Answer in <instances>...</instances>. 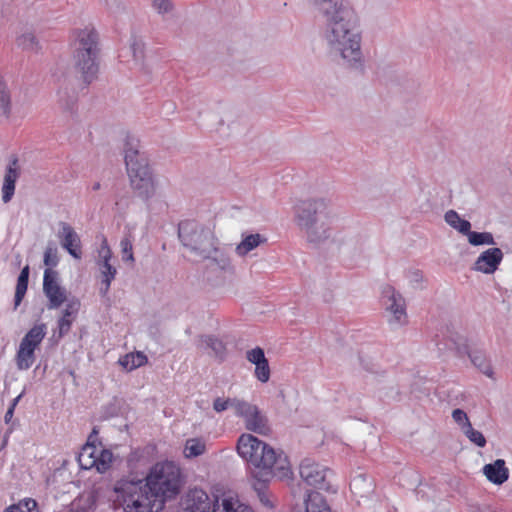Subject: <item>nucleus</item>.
<instances>
[{
	"mask_svg": "<svg viewBox=\"0 0 512 512\" xmlns=\"http://www.w3.org/2000/svg\"><path fill=\"white\" fill-rule=\"evenodd\" d=\"M184 485L181 468L173 461L154 464L142 480L121 479L114 487L125 512H160Z\"/></svg>",
	"mask_w": 512,
	"mask_h": 512,
	"instance_id": "nucleus-1",
	"label": "nucleus"
},
{
	"mask_svg": "<svg viewBox=\"0 0 512 512\" xmlns=\"http://www.w3.org/2000/svg\"><path fill=\"white\" fill-rule=\"evenodd\" d=\"M320 20L323 24V39L329 54L341 60L345 67L363 71L362 33L354 9L349 5Z\"/></svg>",
	"mask_w": 512,
	"mask_h": 512,
	"instance_id": "nucleus-2",
	"label": "nucleus"
},
{
	"mask_svg": "<svg viewBox=\"0 0 512 512\" xmlns=\"http://www.w3.org/2000/svg\"><path fill=\"white\" fill-rule=\"evenodd\" d=\"M237 451L250 466L259 469L263 481L270 476L288 477L291 473L288 457L283 451L275 450L251 434H242L239 437Z\"/></svg>",
	"mask_w": 512,
	"mask_h": 512,
	"instance_id": "nucleus-3",
	"label": "nucleus"
},
{
	"mask_svg": "<svg viewBox=\"0 0 512 512\" xmlns=\"http://www.w3.org/2000/svg\"><path fill=\"white\" fill-rule=\"evenodd\" d=\"M70 47L75 71L86 88L97 79L99 73V34L93 26L75 29L71 34Z\"/></svg>",
	"mask_w": 512,
	"mask_h": 512,
	"instance_id": "nucleus-4",
	"label": "nucleus"
},
{
	"mask_svg": "<svg viewBox=\"0 0 512 512\" xmlns=\"http://www.w3.org/2000/svg\"><path fill=\"white\" fill-rule=\"evenodd\" d=\"M295 222L311 243H320L330 236L331 209L325 198H309L294 207Z\"/></svg>",
	"mask_w": 512,
	"mask_h": 512,
	"instance_id": "nucleus-5",
	"label": "nucleus"
},
{
	"mask_svg": "<svg viewBox=\"0 0 512 512\" xmlns=\"http://www.w3.org/2000/svg\"><path fill=\"white\" fill-rule=\"evenodd\" d=\"M124 161L133 191L142 200L149 201L156 193V180L148 158L139 150V140L130 135L124 143Z\"/></svg>",
	"mask_w": 512,
	"mask_h": 512,
	"instance_id": "nucleus-6",
	"label": "nucleus"
},
{
	"mask_svg": "<svg viewBox=\"0 0 512 512\" xmlns=\"http://www.w3.org/2000/svg\"><path fill=\"white\" fill-rule=\"evenodd\" d=\"M178 237L182 245L200 259H209L216 251V237L211 229L192 220L178 225Z\"/></svg>",
	"mask_w": 512,
	"mask_h": 512,
	"instance_id": "nucleus-7",
	"label": "nucleus"
},
{
	"mask_svg": "<svg viewBox=\"0 0 512 512\" xmlns=\"http://www.w3.org/2000/svg\"><path fill=\"white\" fill-rule=\"evenodd\" d=\"M254 512L253 509L239 500L233 498H224L221 506L218 500L213 504L208 494L202 489H191L181 502L178 512Z\"/></svg>",
	"mask_w": 512,
	"mask_h": 512,
	"instance_id": "nucleus-8",
	"label": "nucleus"
},
{
	"mask_svg": "<svg viewBox=\"0 0 512 512\" xmlns=\"http://www.w3.org/2000/svg\"><path fill=\"white\" fill-rule=\"evenodd\" d=\"M382 302L385 310L391 314L388 322L392 326H402L407 323L406 301L402 294L390 285L382 288Z\"/></svg>",
	"mask_w": 512,
	"mask_h": 512,
	"instance_id": "nucleus-9",
	"label": "nucleus"
},
{
	"mask_svg": "<svg viewBox=\"0 0 512 512\" xmlns=\"http://www.w3.org/2000/svg\"><path fill=\"white\" fill-rule=\"evenodd\" d=\"M239 417H242L247 430L260 435H268L271 431L267 416L251 403L244 401L239 404Z\"/></svg>",
	"mask_w": 512,
	"mask_h": 512,
	"instance_id": "nucleus-10",
	"label": "nucleus"
},
{
	"mask_svg": "<svg viewBox=\"0 0 512 512\" xmlns=\"http://www.w3.org/2000/svg\"><path fill=\"white\" fill-rule=\"evenodd\" d=\"M328 472L327 468L310 459H304L299 467L300 476L306 484L325 491L330 490Z\"/></svg>",
	"mask_w": 512,
	"mask_h": 512,
	"instance_id": "nucleus-11",
	"label": "nucleus"
},
{
	"mask_svg": "<svg viewBox=\"0 0 512 512\" xmlns=\"http://www.w3.org/2000/svg\"><path fill=\"white\" fill-rule=\"evenodd\" d=\"M43 292L49 300L48 309L59 308L65 301L66 290L58 283V272L46 269L43 276Z\"/></svg>",
	"mask_w": 512,
	"mask_h": 512,
	"instance_id": "nucleus-12",
	"label": "nucleus"
},
{
	"mask_svg": "<svg viewBox=\"0 0 512 512\" xmlns=\"http://www.w3.org/2000/svg\"><path fill=\"white\" fill-rule=\"evenodd\" d=\"M98 253L99 259L97 261V264L99 266V270L102 277L99 292L101 296H105L110 289L111 282L114 280L117 274L116 268L110 264V260L112 258V251L108 246L106 239L103 240Z\"/></svg>",
	"mask_w": 512,
	"mask_h": 512,
	"instance_id": "nucleus-13",
	"label": "nucleus"
},
{
	"mask_svg": "<svg viewBox=\"0 0 512 512\" xmlns=\"http://www.w3.org/2000/svg\"><path fill=\"white\" fill-rule=\"evenodd\" d=\"M59 231L57 237L60 240L61 246L72 256L74 259L82 258L81 239L74 228L67 222H59Z\"/></svg>",
	"mask_w": 512,
	"mask_h": 512,
	"instance_id": "nucleus-14",
	"label": "nucleus"
},
{
	"mask_svg": "<svg viewBox=\"0 0 512 512\" xmlns=\"http://www.w3.org/2000/svg\"><path fill=\"white\" fill-rule=\"evenodd\" d=\"M503 252L494 247L483 251L476 259L473 269L484 274H493L503 260Z\"/></svg>",
	"mask_w": 512,
	"mask_h": 512,
	"instance_id": "nucleus-15",
	"label": "nucleus"
},
{
	"mask_svg": "<svg viewBox=\"0 0 512 512\" xmlns=\"http://www.w3.org/2000/svg\"><path fill=\"white\" fill-rule=\"evenodd\" d=\"M95 451L96 447L94 444L90 443H87L82 448L78 459L81 467L88 469L89 467L96 465L99 471L101 469L105 470L108 467V463L111 461L112 454L108 451H101L100 457H96L94 455Z\"/></svg>",
	"mask_w": 512,
	"mask_h": 512,
	"instance_id": "nucleus-16",
	"label": "nucleus"
},
{
	"mask_svg": "<svg viewBox=\"0 0 512 512\" xmlns=\"http://www.w3.org/2000/svg\"><path fill=\"white\" fill-rule=\"evenodd\" d=\"M246 359L255 365L254 375L261 383H266L270 379L271 370L269 361L265 356L263 348L257 346L246 352Z\"/></svg>",
	"mask_w": 512,
	"mask_h": 512,
	"instance_id": "nucleus-17",
	"label": "nucleus"
},
{
	"mask_svg": "<svg viewBox=\"0 0 512 512\" xmlns=\"http://www.w3.org/2000/svg\"><path fill=\"white\" fill-rule=\"evenodd\" d=\"M80 301L79 299L73 297L69 299L66 303L65 309L62 312V317L59 318L57 322L58 326V339H61L71 329L72 323L76 319L78 312L80 310Z\"/></svg>",
	"mask_w": 512,
	"mask_h": 512,
	"instance_id": "nucleus-18",
	"label": "nucleus"
},
{
	"mask_svg": "<svg viewBox=\"0 0 512 512\" xmlns=\"http://www.w3.org/2000/svg\"><path fill=\"white\" fill-rule=\"evenodd\" d=\"M17 166L18 159L13 157L6 168L2 185V200L4 203L10 202L14 196L15 184L20 175Z\"/></svg>",
	"mask_w": 512,
	"mask_h": 512,
	"instance_id": "nucleus-19",
	"label": "nucleus"
},
{
	"mask_svg": "<svg viewBox=\"0 0 512 512\" xmlns=\"http://www.w3.org/2000/svg\"><path fill=\"white\" fill-rule=\"evenodd\" d=\"M482 471L487 480L495 485H502L509 479V469L504 459H496L484 465Z\"/></svg>",
	"mask_w": 512,
	"mask_h": 512,
	"instance_id": "nucleus-20",
	"label": "nucleus"
},
{
	"mask_svg": "<svg viewBox=\"0 0 512 512\" xmlns=\"http://www.w3.org/2000/svg\"><path fill=\"white\" fill-rule=\"evenodd\" d=\"M267 243V238L259 233H242V240L236 246L235 252L238 256L244 257L262 244Z\"/></svg>",
	"mask_w": 512,
	"mask_h": 512,
	"instance_id": "nucleus-21",
	"label": "nucleus"
},
{
	"mask_svg": "<svg viewBox=\"0 0 512 512\" xmlns=\"http://www.w3.org/2000/svg\"><path fill=\"white\" fill-rule=\"evenodd\" d=\"M78 95L74 89H70L66 79L61 83L58 90V103L60 107L71 114L77 107Z\"/></svg>",
	"mask_w": 512,
	"mask_h": 512,
	"instance_id": "nucleus-22",
	"label": "nucleus"
},
{
	"mask_svg": "<svg viewBox=\"0 0 512 512\" xmlns=\"http://www.w3.org/2000/svg\"><path fill=\"white\" fill-rule=\"evenodd\" d=\"M36 348L24 342H20L19 348L16 353V365L19 370H28L35 362Z\"/></svg>",
	"mask_w": 512,
	"mask_h": 512,
	"instance_id": "nucleus-23",
	"label": "nucleus"
},
{
	"mask_svg": "<svg viewBox=\"0 0 512 512\" xmlns=\"http://www.w3.org/2000/svg\"><path fill=\"white\" fill-rule=\"evenodd\" d=\"M320 18L349 6L345 0H310Z\"/></svg>",
	"mask_w": 512,
	"mask_h": 512,
	"instance_id": "nucleus-24",
	"label": "nucleus"
},
{
	"mask_svg": "<svg viewBox=\"0 0 512 512\" xmlns=\"http://www.w3.org/2000/svg\"><path fill=\"white\" fill-rule=\"evenodd\" d=\"M471 363L484 375L489 378H494V371L492 365L487 358L484 350H474L469 354Z\"/></svg>",
	"mask_w": 512,
	"mask_h": 512,
	"instance_id": "nucleus-25",
	"label": "nucleus"
},
{
	"mask_svg": "<svg viewBox=\"0 0 512 512\" xmlns=\"http://www.w3.org/2000/svg\"><path fill=\"white\" fill-rule=\"evenodd\" d=\"M444 220L450 227L462 235L467 236L471 231V223L468 220L461 218L455 210H448L444 214Z\"/></svg>",
	"mask_w": 512,
	"mask_h": 512,
	"instance_id": "nucleus-26",
	"label": "nucleus"
},
{
	"mask_svg": "<svg viewBox=\"0 0 512 512\" xmlns=\"http://www.w3.org/2000/svg\"><path fill=\"white\" fill-rule=\"evenodd\" d=\"M306 512H331L324 497L319 492H309L305 500Z\"/></svg>",
	"mask_w": 512,
	"mask_h": 512,
	"instance_id": "nucleus-27",
	"label": "nucleus"
},
{
	"mask_svg": "<svg viewBox=\"0 0 512 512\" xmlns=\"http://www.w3.org/2000/svg\"><path fill=\"white\" fill-rule=\"evenodd\" d=\"M30 267L26 265L22 268L17 278L16 290L14 295L15 308L22 302L28 288Z\"/></svg>",
	"mask_w": 512,
	"mask_h": 512,
	"instance_id": "nucleus-28",
	"label": "nucleus"
},
{
	"mask_svg": "<svg viewBox=\"0 0 512 512\" xmlns=\"http://www.w3.org/2000/svg\"><path fill=\"white\" fill-rule=\"evenodd\" d=\"M201 342L205 348L211 349L213 355L220 361H223L226 357V345L222 340L213 335L201 336Z\"/></svg>",
	"mask_w": 512,
	"mask_h": 512,
	"instance_id": "nucleus-29",
	"label": "nucleus"
},
{
	"mask_svg": "<svg viewBox=\"0 0 512 512\" xmlns=\"http://www.w3.org/2000/svg\"><path fill=\"white\" fill-rule=\"evenodd\" d=\"M46 324L40 323L34 325L22 338L21 342L37 348L46 335Z\"/></svg>",
	"mask_w": 512,
	"mask_h": 512,
	"instance_id": "nucleus-30",
	"label": "nucleus"
},
{
	"mask_svg": "<svg viewBox=\"0 0 512 512\" xmlns=\"http://www.w3.org/2000/svg\"><path fill=\"white\" fill-rule=\"evenodd\" d=\"M146 362L147 357L141 352H137L136 354H126L119 360V364L127 371H132L138 367H141Z\"/></svg>",
	"mask_w": 512,
	"mask_h": 512,
	"instance_id": "nucleus-31",
	"label": "nucleus"
},
{
	"mask_svg": "<svg viewBox=\"0 0 512 512\" xmlns=\"http://www.w3.org/2000/svg\"><path fill=\"white\" fill-rule=\"evenodd\" d=\"M17 45L23 50L38 52L41 49L39 41L33 32L27 31L17 37Z\"/></svg>",
	"mask_w": 512,
	"mask_h": 512,
	"instance_id": "nucleus-32",
	"label": "nucleus"
},
{
	"mask_svg": "<svg viewBox=\"0 0 512 512\" xmlns=\"http://www.w3.org/2000/svg\"><path fill=\"white\" fill-rule=\"evenodd\" d=\"M468 242L472 246L495 245V240L490 232L470 231L467 235Z\"/></svg>",
	"mask_w": 512,
	"mask_h": 512,
	"instance_id": "nucleus-33",
	"label": "nucleus"
},
{
	"mask_svg": "<svg viewBox=\"0 0 512 512\" xmlns=\"http://www.w3.org/2000/svg\"><path fill=\"white\" fill-rule=\"evenodd\" d=\"M244 401L243 400H239V399H231V398H221V397H218L214 400L213 402V409L220 413V412H223L225 410H227L228 408H233L235 410V414L238 416L239 414V404H243Z\"/></svg>",
	"mask_w": 512,
	"mask_h": 512,
	"instance_id": "nucleus-34",
	"label": "nucleus"
},
{
	"mask_svg": "<svg viewBox=\"0 0 512 512\" xmlns=\"http://www.w3.org/2000/svg\"><path fill=\"white\" fill-rule=\"evenodd\" d=\"M205 443L199 439H188L185 444L184 453L187 458H194L205 452Z\"/></svg>",
	"mask_w": 512,
	"mask_h": 512,
	"instance_id": "nucleus-35",
	"label": "nucleus"
},
{
	"mask_svg": "<svg viewBox=\"0 0 512 512\" xmlns=\"http://www.w3.org/2000/svg\"><path fill=\"white\" fill-rule=\"evenodd\" d=\"M11 113V98L7 85L0 78V114L9 118Z\"/></svg>",
	"mask_w": 512,
	"mask_h": 512,
	"instance_id": "nucleus-36",
	"label": "nucleus"
},
{
	"mask_svg": "<svg viewBox=\"0 0 512 512\" xmlns=\"http://www.w3.org/2000/svg\"><path fill=\"white\" fill-rule=\"evenodd\" d=\"M463 434L470 440V442L474 443L476 446L483 448L487 441L484 435L473 428L471 422H467L466 426L463 427Z\"/></svg>",
	"mask_w": 512,
	"mask_h": 512,
	"instance_id": "nucleus-37",
	"label": "nucleus"
},
{
	"mask_svg": "<svg viewBox=\"0 0 512 512\" xmlns=\"http://www.w3.org/2000/svg\"><path fill=\"white\" fill-rule=\"evenodd\" d=\"M43 262L47 269L56 267L59 263L58 250L54 242H49L44 251Z\"/></svg>",
	"mask_w": 512,
	"mask_h": 512,
	"instance_id": "nucleus-38",
	"label": "nucleus"
},
{
	"mask_svg": "<svg viewBox=\"0 0 512 512\" xmlns=\"http://www.w3.org/2000/svg\"><path fill=\"white\" fill-rule=\"evenodd\" d=\"M218 242L216 241V245ZM211 259L221 270H226L230 266V259L227 255L222 253L216 246V251L212 253Z\"/></svg>",
	"mask_w": 512,
	"mask_h": 512,
	"instance_id": "nucleus-39",
	"label": "nucleus"
},
{
	"mask_svg": "<svg viewBox=\"0 0 512 512\" xmlns=\"http://www.w3.org/2000/svg\"><path fill=\"white\" fill-rule=\"evenodd\" d=\"M120 246L122 249V260L123 261H133L134 256L132 252V243L128 238H123L120 242Z\"/></svg>",
	"mask_w": 512,
	"mask_h": 512,
	"instance_id": "nucleus-40",
	"label": "nucleus"
},
{
	"mask_svg": "<svg viewBox=\"0 0 512 512\" xmlns=\"http://www.w3.org/2000/svg\"><path fill=\"white\" fill-rule=\"evenodd\" d=\"M452 418L460 426L461 431L463 430V427L466 426V423L470 422L467 413L460 408L452 411Z\"/></svg>",
	"mask_w": 512,
	"mask_h": 512,
	"instance_id": "nucleus-41",
	"label": "nucleus"
},
{
	"mask_svg": "<svg viewBox=\"0 0 512 512\" xmlns=\"http://www.w3.org/2000/svg\"><path fill=\"white\" fill-rule=\"evenodd\" d=\"M153 7L158 13L164 14L172 10V3L170 0H153Z\"/></svg>",
	"mask_w": 512,
	"mask_h": 512,
	"instance_id": "nucleus-42",
	"label": "nucleus"
},
{
	"mask_svg": "<svg viewBox=\"0 0 512 512\" xmlns=\"http://www.w3.org/2000/svg\"><path fill=\"white\" fill-rule=\"evenodd\" d=\"M130 48L136 60L143 58V43L141 41L133 40Z\"/></svg>",
	"mask_w": 512,
	"mask_h": 512,
	"instance_id": "nucleus-43",
	"label": "nucleus"
},
{
	"mask_svg": "<svg viewBox=\"0 0 512 512\" xmlns=\"http://www.w3.org/2000/svg\"><path fill=\"white\" fill-rule=\"evenodd\" d=\"M408 279L413 284H418L423 281V273L418 269H414L408 272Z\"/></svg>",
	"mask_w": 512,
	"mask_h": 512,
	"instance_id": "nucleus-44",
	"label": "nucleus"
},
{
	"mask_svg": "<svg viewBox=\"0 0 512 512\" xmlns=\"http://www.w3.org/2000/svg\"><path fill=\"white\" fill-rule=\"evenodd\" d=\"M457 353L460 356L467 355L469 357V354H472V351L469 350V347L466 343H455Z\"/></svg>",
	"mask_w": 512,
	"mask_h": 512,
	"instance_id": "nucleus-45",
	"label": "nucleus"
},
{
	"mask_svg": "<svg viewBox=\"0 0 512 512\" xmlns=\"http://www.w3.org/2000/svg\"><path fill=\"white\" fill-rule=\"evenodd\" d=\"M105 3L112 12H116L122 7L121 0H105Z\"/></svg>",
	"mask_w": 512,
	"mask_h": 512,
	"instance_id": "nucleus-46",
	"label": "nucleus"
},
{
	"mask_svg": "<svg viewBox=\"0 0 512 512\" xmlns=\"http://www.w3.org/2000/svg\"><path fill=\"white\" fill-rule=\"evenodd\" d=\"M258 496L263 505H265L266 507H270V508L273 506L271 501L268 499V497L265 493L258 492Z\"/></svg>",
	"mask_w": 512,
	"mask_h": 512,
	"instance_id": "nucleus-47",
	"label": "nucleus"
},
{
	"mask_svg": "<svg viewBox=\"0 0 512 512\" xmlns=\"http://www.w3.org/2000/svg\"><path fill=\"white\" fill-rule=\"evenodd\" d=\"M13 415H14L13 407H9L4 415V421L6 424H8L12 420Z\"/></svg>",
	"mask_w": 512,
	"mask_h": 512,
	"instance_id": "nucleus-48",
	"label": "nucleus"
},
{
	"mask_svg": "<svg viewBox=\"0 0 512 512\" xmlns=\"http://www.w3.org/2000/svg\"><path fill=\"white\" fill-rule=\"evenodd\" d=\"M477 512H500V511L496 510L495 508H493L489 505H485V506L479 507Z\"/></svg>",
	"mask_w": 512,
	"mask_h": 512,
	"instance_id": "nucleus-49",
	"label": "nucleus"
},
{
	"mask_svg": "<svg viewBox=\"0 0 512 512\" xmlns=\"http://www.w3.org/2000/svg\"><path fill=\"white\" fill-rule=\"evenodd\" d=\"M4 512H21V508L17 505H11L7 507Z\"/></svg>",
	"mask_w": 512,
	"mask_h": 512,
	"instance_id": "nucleus-50",
	"label": "nucleus"
},
{
	"mask_svg": "<svg viewBox=\"0 0 512 512\" xmlns=\"http://www.w3.org/2000/svg\"><path fill=\"white\" fill-rule=\"evenodd\" d=\"M25 505H26L28 510H31V507H35L36 506V501L32 500V499H28V500L25 501Z\"/></svg>",
	"mask_w": 512,
	"mask_h": 512,
	"instance_id": "nucleus-51",
	"label": "nucleus"
},
{
	"mask_svg": "<svg viewBox=\"0 0 512 512\" xmlns=\"http://www.w3.org/2000/svg\"><path fill=\"white\" fill-rule=\"evenodd\" d=\"M21 396H22V394L18 395L16 398H14L9 407H13V410H15V407H16L17 403L19 402Z\"/></svg>",
	"mask_w": 512,
	"mask_h": 512,
	"instance_id": "nucleus-52",
	"label": "nucleus"
},
{
	"mask_svg": "<svg viewBox=\"0 0 512 512\" xmlns=\"http://www.w3.org/2000/svg\"><path fill=\"white\" fill-rule=\"evenodd\" d=\"M100 188H101V184H100V182H96V183H94V184H93V186H92V189H93L94 191H97V190H99Z\"/></svg>",
	"mask_w": 512,
	"mask_h": 512,
	"instance_id": "nucleus-53",
	"label": "nucleus"
},
{
	"mask_svg": "<svg viewBox=\"0 0 512 512\" xmlns=\"http://www.w3.org/2000/svg\"><path fill=\"white\" fill-rule=\"evenodd\" d=\"M97 433H98V432H97L96 428H94V429H93V431H92V433H91V435L89 436V440H90L94 435H96Z\"/></svg>",
	"mask_w": 512,
	"mask_h": 512,
	"instance_id": "nucleus-54",
	"label": "nucleus"
},
{
	"mask_svg": "<svg viewBox=\"0 0 512 512\" xmlns=\"http://www.w3.org/2000/svg\"><path fill=\"white\" fill-rule=\"evenodd\" d=\"M21 512H24V511L21 509Z\"/></svg>",
	"mask_w": 512,
	"mask_h": 512,
	"instance_id": "nucleus-55",
	"label": "nucleus"
}]
</instances>
